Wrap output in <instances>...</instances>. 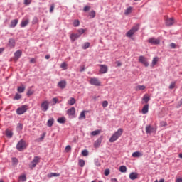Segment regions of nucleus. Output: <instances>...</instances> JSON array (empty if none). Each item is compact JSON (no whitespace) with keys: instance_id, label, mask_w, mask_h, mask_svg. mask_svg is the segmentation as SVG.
Segmentation results:
<instances>
[{"instance_id":"ddd939ff","label":"nucleus","mask_w":182,"mask_h":182,"mask_svg":"<svg viewBox=\"0 0 182 182\" xmlns=\"http://www.w3.org/2000/svg\"><path fill=\"white\" fill-rule=\"evenodd\" d=\"M75 113H76V109H75V107H72L71 108L67 110V114H68V116H75Z\"/></svg>"},{"instance_id":"7ed1b4c3","label":"nucleus","mask_w":182,"mask_h":182,"mask_svg":"<svg viewBox=\"0 0 182 182\" xmlns=\"http://www.w3.org/2000/svg\"><path fill=\"white\" fill-rule=\"evenodd\" d=\"M16 149L18 151H22L24 149H26V142L23 139H21L16 144Z\"/></svg>"},{"instance_id":"6e6552de","label":"nucleus","mask_w":182,"mask_h":182,"mask_svg":"<svg viewBox=\"0 0 182 182\" xmlns=\"http://www.w3.org/2000/svg\"><path fill=\"white\" fill-rule=\"evenodd\" d=\"M40 160L41 159L39 158V156H35L31 161V165H30V168L31 169L35 168V167H36V165L39 163Z\"/></svg>"},{"instance_id":"423d86ee","label":"nucleus","mask_w":182,"mask_h":182,"mask_svg":"<svg viewBox=\"0 0 182 182\" xmlns=\"http://www.w3.org/2000/svg\"><path fill=\"white\" fill-rule=\"evenodd\" d=\"M90 84L92 85L93 86H101L102 83L99 81V79L96 77L90 78Z\"/></svg>"},{"instance_id":"f704fd0d","label":"nucleus","mask_w":182,"mask_h":182,"mask_svg":"<svg viewBox=\"0 0 182 182\" xmlns=\"http://www.w3.org/2000/svg\"><path fill=\"white\" fill-rule=\"evenodd\" d=\"M77 32H78V35H80V36H82V35H83V33H85V32H86V29L85 28H79Z\"/></svg>"},{"instance_id":"052dcab7","label":"nucleus","mask_w":182,"mask_h":182,"mask_svg":"<svg viewBox=\"0 0 182 182\" xmlns=\"http://www.w3.org/2000/svg\"><path fill=\"white\" fill-rule=\"evenodd\" d=\"M67 65H66V63H61V68L63 69H65V68H66Z\"/></svg>"},{"instance_id":"79ce46f5","label":"nucleus","mask_w":182,"mask_h":182,"mask_svg":"<svg viewBox=\"0 0 182 182\" xmlns=\"http://www.w3.org/2000/svg\"><path fill=\"white\" fill-rule=\"evenodd\" d=\"M82 156L86 157V156H89V151H87V149H84L82 151Z\"/></svg>"},{"instance_id":"a18cd8bd","label":"nucleus","mask_w":182,"mask_h":182,"mask_svg":"<svg viewBox=\"0 0 182 182\" xmlns=\"http://www.w3.org/2000/svg\"><path fill=\"white\" fill-rule=\"evenodd\" d=\"M107 106H109V102L105 100L102 102V107H107Z\"/></svg>"},{"instance_id":"37998d69","label":"nucleus","mask_w":182,"mask_h":182,"mask_svg":"<svg viewBox=\"0 0 182 182\" xmlns=\"http://www.w3.org/2000/svg\"><path fill=\"white\" fill-rule=\"evenodd\" d=\"M157 62H159V58L157 57L154 58L152 60V65L154 66V65L157 64Z\"/></svg>"},{"instance_id":"6ab92c4d","label":"nucleus","mask_w":182,"mask_h":182,"mask_svg":"<svg viewBox=\"0 0 182 182\" xmlns=\"http://www.w3.org/2000/svg\"><path fill=\"white\" fill-rule=\"evenodd\" d=\"M141 112L143 114L149 113V104H146L143 107Z\"/></svg>"},{"instance_id":"8fccbe9b","label":"nucleus","mask_w":182,"mask_h":182,"mask_svg":"<svg viewBox=\"0 0 182 182\" xmlns=\"http://www.w3.org/2000/svg\"><path fill=\"white\" fill-rule=\"evenodd\" d=\"M160 126H161V127H166V126H167V122H166L165 121H162V122H161V123H160Z\"/></svg>"},{"instance_id":"72a5a7b5","label":"nucleus","mask_w":182,"mask_h":182,"mask_svg":"<svg viewBox=\"0 0 182 182\" xmlns=\"http://www.w3.org/2000/svg\"><path fill=\"white\" fill-rule=\"evenodd\" d=\"M73 25L75 28H77V26H79V25H80V21H79V20L75 19L74 20Z\"/></svg>"},{"instance_id":"0e129e2a","label":"nucleus","mask_w":182,"mask_h":182,"mask_svg":"<svg viewBox=\"0 0 182 182\" xmlns=\"http://www.w3.org/2000/svg\"><path fill=\"white\" fill-rule=\"evenodd\" d=\"M36 60H35V58H31L30 60V63H36Z\"/></svg>"},{"instance_id":"e2e57ef3","label":"nucleus","mask_w":182,"mask_h":182,"mask_svg":"<svg viewBox=\"0 0 182 182\" xmlns=\"http://www.w3.org/2000/svg\"><path fill=\"white\" fill-rule=\"evenodd\" d=\"M53 102L54 105H56V103H58V98H56V97L53 98Z\"/></svg>"},{"instance_id":"473e14b6","label":"nucleus","mask_w":182,"mask_h":182,"mask_svg":"<svg viewBox=\"0 0 182 182\" xmlns=\"http://www.w3.org/2000/svg\"><path fill=\"white\" fill-rule=\"evenodd\" d=\"M120 173H126L127 171V167L126 166H121L119 167Z\"/></svg>"},{"instance_id":"69168bd1","label":"nucleus","mask_w":182,"mask_h":182,"mask_svg":"<svg viewBox=\"0 0 182 182\" xmlns=\"http://www.w3.org/2000/svg\"><path fill=\"white\" fill-rule=\"evenodd\" d=\"M117 66L118 67L122 66V63L120 61H117Z\"/></svg>"},{"instance_id":"a211bd4d","label":"nucleus","mask_w":182,"mask_h":182,"mask_svg":"<svg viewBox=\"0 0 182 182\" xmlns=\"http://www.w3.org/2000/svg\"><path fill=\"white\" fill-rule=\"evenodd\" d=\"M139 178V173H137V172H132L129 174L130 180H136V178Z\"/></svg>"},{"instance_id":"f257e3e1","label":"nucleus","mask_w":182,"mask_h":182,"mask_svg":"<svg viewBox=\"0 0 182 182\" xmlns=\"http://www.w3.org/2000/svg\"><path fill=\"white\" fill-rule=\"evenodd\" d=\"M123 134V129L119 128L117 132H115L112 136L109 138V143H114L117 139H119Z\"/></svg>"},{"instance_id":"b1692460","label":"nucleus","mask_w":182,"mask_h":182,"mask_svg":"<svg viewBox=\"0 0 182 182\" xmlns=\"http://www.w3.org/2000/svg\"><path fill=\"white\" fill-rule=\"evenodd\" d=\"M18 19H14L11 21L10 28H15L18 25Z\"/></svg>"},{"instance_id":"5701e85b","label":"nucleus","mask_w":182,"mask_h":182,"mask_svg":"<svg viewBox=\"0 0 182 182\" xmlns=\"http://www.w3.org/2000/svg\"><path fill=\"white\" fill-rule=\"evenodd\" d=\"M29 24V19L23 20L21 23V27L25 28L26 26Z\"/></svg>"},{"instance_id":"39448f33","label":"nucleus","mask_w":182,"mask_h":182,"mask_svg":"<svg viewBox=\"0 0 182 182\" xmlns=\"http://www.w3.org/2000/svg\"><path fill=\"white\" fill-rule=\"evenodd\" d=\"M41 109L43 112L49 110V101L46 100L41 104Z\"/></svg>"},{"instance_id":"09e8293b","label":"nucleus","mask_w":182,"mask_h":182,"mask_svg":"<svg viewBox=\"0 0 182 182\" xmlns=\"http://www.w3.org/2000/svg\"><path fill=\"white\" fill-rule=\"evenodd\" d=\"M32 23H33V25H36V23H38V17H34L33 18Z\"/></svg>"},{"instance_id":"49530a36","label":"nucleus","mask_w":182,"mask_h":182,"mask_svg":"<svg viewBox=\"0 0 182 182\" xmlns=\"http://www.w3.org/2000/svg\"><path fill=\"white\" fill-rule=\"evenodd\" d=\"M19 179L21 180L22 181H26V176L21 175L19 176Z\"/></svg>"},{"instance_id":"4d7b16f0","label":"nucleus","mask_w":182,"mask_h":182,"mask_svg":"<svg viewBox=\"0 0 182 182\" xmlns=\"http://www.w3.org/2000/svg\"><path fill=\"white\" fill-rule=\"evenodd\" d=\"M55 9V4H52L50 7V12L52 14L53 12V10Z\"/></svg>"},{"instance_id":"338daca9","label":"nucleus","mask_w":182,"mask_h":182,"mask_svg":"<svg viewBox=\"0 0 182 182\" xmlns=\"http://www.w3.org/2000/svg\"><path fill=\"white\" fill-rule=\"evenodd\" d=\"M176 182H182V178H177Z\"/></svg>"},{"instance_id":"1a4fd4ad","label":"nucleus","mask_w":182,"mask_h":182,"mask_svg":"<svg viewBox=\"0 0 182 182\" xmlns=\"http://www.w3.org/2000/svg\"><path fill=\"white\" fill-rule=\"evenodd\" d=\"M149 43H151V45H160V39L159 38H150L148 40Z\"/></svg>"},{"instance_id":"774afa93","label":"nucleus","mask_w":182,"mask_h":182,"mask_svg":"<svg viewBox=\"0 0 182 182\" xmlns=\"http://www.w3.org/2000/svg\"><path fill=\"white\" fill-rule=\"evenodd\" d=\"M111 181H112V182H118V181H117V178H112V179H111Z\"/></svg>"},{"instance_id":"13d9d810","label":"nucleus","mask_w":182,"mask_h":182,"mask_svg":"<svg viewBox=\"0 0 182 182\" xmlns=\"http://www.w3.org/2000/svg\"><path fill=\"white\" fill-rule=\"evenodd\" d=\"M95 165L97 167H100V166H101L100 162H99V161H95Z\"/></svg>"},{"instance_id":"4468645a","label":"nucleus","mask_w":182,"mask_h":182,"mask_svg":"<svg viewBox=\"0 0 182 182\" xmlns=\"http://www.w3.org/2000/svg\"><path fill=\"white\" fill-rule=\"evenodd\" d=\"M9 48H11V49H14V48H15V46L16 45V43L15 42V39L14 38H10L9 40V43H8Z\"/></svg>"},{"instance_id":"c9c22d12","label":"nucleus","mask_w":182,"mask_h":182,"mask_svg":"<svg viewBox=\"0 0 182 182\" xmlns=\"http://www.w3.org/2000/svg\"><path fill=\"white\" fill-rule=\"evenodd\" d=\"M6 136L9 137V139H11L12 136H14V133L12 132V131H6Z\"/></svg>"},{"instance_id":"bb28decb","label":"nucleus","mask_w":182,"mask_h":182,"mask_svg":"<svg viewBox=\"0 0 182 182\" xmlns=\"http://www.w3.org/2000/svg\"><path fill=\"white\" fill-rule=\"evenodd\" d=\"M68 105L70 106H73L75 103H76V100L74 97H70V100L68 101Z\"/></svg>"},{"instance_id":"4be33fe9","label":"nucleus","mask_w":182,"mask_h":182,"mask_svg":"<svg viewBox=\"0 0 182 182\" xmlns=\"http://www.w3.org/2000/svg\"><path fill=\"white\" fill-rule=\"evenodd\" d=\"M133 12V7L129 6L124 11V15L127 16V15H130Z\"/></svg>"},{"instance_id":"e433bc0d","label":"nucleus","mask_w":182,"mask_h":182,"mask_svg":"<svg viewBox=\"0 0 182 182\" xmlns=\"http://www.w3.org/2000/svg\"><path fill=\"white\" fill-rule=\"evenodd\" d=\"M90 46V43L89 42H86L84 43V45L82 46V49H84V50H86V49H88V48Z\"/></svg>"},{"instance_id":"f03ea898","label":"nucleus","mask_w":182,"mask_h":182,"mask_svg":"<svg viewBox=\"0 0 182 182\" xmlns=\"http://www.w3.org/2000/svg\"><path fill=\"white\" fill-rule=\"evenodd\" d=\"M140 29V24H136L126 33L127 38H132L133 35Z\"/></svg>"},{"instance_id":"393cba45","label":"nucleus","mask_w":182,"mask_h":182,"mask_svg":"<svg viewBox=\"0 0 182 182\" xmlns=\"http://www.w3.org/2000/svg\"><path fill=\"white\" fill-rule=\"evenodd\" d=\"M132 157H141L143 156V154L140 151H135L134 153H132Z\"/></svg>"},{"instance_id":"9b49d317","label":"nucleus","mask_w":182,"mask_h":182,"mask_svg":"<svg viewBox=\"0 0 182 182\" xmlns=\"http://www.w3.org/2000/svg\"><path fill=\"white\" fill-rule=\"evenodd\" d=\"M154 132H156V128H154V127H151V125H147L146 127V133H147V134H150L151 133H154Z\"/></svg>"},{"instance_id":"412c9836","label":"nucleus","mask_w":182,"mask_h":182,"mask_svg":"<svg viewBox=\"0 0 182 182\" xmlns=\"http://www.w3.org/2000/svg\"><path fill=\"white\" fill-rule=\"evenodd\" d=\"M14 56L16 59H19L22 56V50H18L14 53Z\"/></svg>"},{"instance_id":"4c0bfd02","label":"nucleus","mask_w":182,"mask_h":182,"mask_svg":"<svg viewBox=\"0 0 182 182\" xmlns=\"http://www.w3.org/2000/svg\"><path fill=\"white\" fill-rule=\"evenodd\" d=\"M97 134H100V130H99V129L92 131L91 132V136H97Z\"/></svg>"},{"instance_id":"6e6d98bb","label":"nucleus","mask_w":182,"mask_h":182,"mask_svg":"<svg viewBox=\"0 0 182 182\" xmlns=\"http://www.w3.org/2000/svg\"><path fill=\"white\" fill-rule=\"evenodd\" d=\"M33 95V91L32 90H28L27 92V96H32Z\"/></svg>"},{"instance_id":"9d476101","label":"nucleus","mask_w":182,"mask_h":182,"mask_svg":"<svg viewBox=\"0 0 182 182\" xmlns=\"http://www.w3.org/2000/svg\"><path fill=\"white\" fill-rule=\"evenodd\" d=\"M107 70H109L107 65H100V73H102V74L107 73Z\"/></svg>"},{"instance_id":"de8ad7c7","label":"nucleus","mask_w":182,"mask_h":182,"mask_svg":"<svg viewBox=\"0 0 182 182\" xmlns=\"http://www.w3.org/2000/svg\"><path fill=\"white\" fill-rule=\"evenodd\" d=\"M176 87V82H172L169 85V89H174Z\"/></svg>"},{"instance_id":"7c9ffc66","label":"nucleus","mask_w":182,"mask_h":182,"mask_svg":"<svg viewBox=\"0 0 182 182\" xmlns=\"http://www.w3.org/2000/svg\"><path fill=\"white\" fill-rule=\"evenodd\" d=\"M144 89H146V86L144 85H137L135 87V90L139 92V90H144Z\"/></svg>"},{"instance_id":"603ef678","label":"nucleus","mask_w":182,"mask_h":182,"mask_svg":"<svg viewBox=\"0 0 182 182\" xmlns=\"http://www.w3.org/2000/svg\"><path fill=\"white\" fill-rule=\"evenodd\" d=\"M17 129H18L19 130H22L23 129V125L21 123H18L17 124Z\"/></svg>"},{"instance_id":"c85d7f7f","label":"nucleus","mask_w":182,"mask_h":182,"mask_svg":"<svg viewBox=\"0 0 182 182\" xmlns=\"http://www.w3.org/2000/svg\"><path fill=\"white\" fill-rule=\"evenodd\" d=\"M57 122L61 124H63L66 122V118L65 117H60L57 119Z\"/></svg>"},{"instance_id":"864d4df0","label":"nucleus","mask_w":182,"mask_h":182,"mask_svg":"<svg viewBox=\"0 0 182 182\" xmlns=\"http://www.w3.org/2000/svg\"><path fill=\"white\" fill-rule=\"evenodd\" d=\"M70 150H72V147H71L70 145H68V146L65 147V151H66V153H68V151H70Z\"/></svg>"},{"instance_id":"ea45409f","label":"nucleus","mask_w":182,"mask_h":182,"mask_svg":"<svg viewBox=\"0 0 182 182\" xmlns=\"http://www.w3.org/2000/svg\"><path fill=\"white\" fill-rule=\"evenodd\" d=\"M90 16L91 19H93V18H95V16H96V11H91L90 13Z\"/></svg>"},{"instance_id":"aec40b11","label":"nucleus","mask_w":182,"mask_h":182,"mask_svg":"<svg viewBox=\"0 0 182 182\" xmlns=\"http://www.w3.org/2000/svg\"><path fill=\"white\" fill-rule=\"evenodd\" d=\"M53 123H55V119L50 118L47 122L48 127H52L53 126Z\"/></svg>"},{"instance_id":"f3484780","label":"nucleus","mask_w":182,"mask_h":182,"mask_svg":"<svg viewBox=\"0 0 182 182\" xmlns=\"http://www.w3.org/2000/svg\"><path fill=\"white\" fill-rule=\"evenodd\" d=\"M166 26H171L172 25H174V18H166Z\"/></svg>"},{"instance_id":"3c124183","label":"nucleus","mask_w":182,"mask_h":182,"mask_svg":"<svg viewBox=\"0 0 182 182\" xmlns=\"http://www.w3.org/2000/svg\"><path fill=\"white\" fill-rule=\"evenodd\" d=\"M32 2V0H24V5H31V3Z\"/></svg>"},{"instance_id":"c756f323","label":"nucleus","mask_w":182,"mask_h":182,"mask_svg":"<svg viewBox=\"0 0 182 182\" xmlns=\"http://www.w3.org/2000/svg\"><path fill=\"white\" fill-rule=\"evenodd\" d=\"M142 100H144L145 103H149V102L150 101V96L144 95L142 98Z\"/></svg>"},{"instance_id":"680f3d73","label":"nucleus","mask_w":182,"mask_h":182,"mask_svg":"<svg viewBox=\"0 0 182 182\" xmlns=\"http://www.w3.org/2000/svg\"><path fill=\"white\" fill-rule=\"evenodd\" d=\"M80 73L85 72V65H82V66L80 67Z\"/></svg>"},{"instance_id":"20e7f679","label":"nucleus","mask_w":182,"mask_h":182,"mask_svg":"<svg viewBox=\"0 0 182 182\" xmlns=\"http://www.w3.org/2000/svg\"><path fill=\"white\" fill-rule=\"evenodd\" d=\"M28 112V106L27 105H21L20 107L17 108L16 114L18 116L23 114V113H26Z\"/></svg>"},{"instance_id":"bf43d9fd","label":"nucleus","mask_w":182,"mask_h":182,"mask_svg":"<svg viewBox=\"0 0 182 182\" xmlns=\"http://www.w3.org/2000/svg\"><path fill=\"white\" fill-rule=\"evenodd\" d=\"M171 48H172V49H176V43H172L170 44Z\"/></svg>"},{"instance_id":"0eeeda50","label":"nucleus","mask_w":182,"mask_h":182,"mask_svg":"<svg viewBox=\"0 0 182 182\" xmlns=\"http://www.w3.org/2000/svg\"><path fill=\"white\" fill-rule=\"evenodd\" d=\"M139 63H142V65H144L146 68L149 66V62L147 61V59L143 55H140L139 57Z\"/></svg>"},{"instance_id":"a878e982","label":"nucleus","mask_w":182,"mask_h":182,"mask_svg":"<svg viewBox=\"0 0 182 182\" xmlns=\"http://www.w3.org/2000/svg\"><path fill=\"white\" fill-rule=\"evenodd\" d=\"M59 176H60V174L58 173H50L47 175V177L52 178V177H59Z\"/></svg>"},{"instance_id":"a19ab883","label":"nucleus","mask_w":182,"mask_h":182,"mask_svg":"<svg viewBox=\"0 0 182 182\" xmlns=\"http://www.w3.org/2000/svg\"><path fill=\"white\" fill-rule=\"evenodd\" d=\"M80 167H85V161L83 159H80L78 162Z\"/></svg>"},{"instance_id":"2f4dec72","label":"nucleus","mask_w":182,"mask_h":182,"mask_svg":"<svg viewBox=\"0 0 182 182\" xmlns=\"http://www.w3.org/2000/svg\"><path fill=\"white\" fill-rule=\"evenodd\" d=\"M17 91L18 92V93H23V92H25V86L22 85L18 87Z\"/></svg>"},{"instance_id":"cd10ccee","label":"nucleus","mask_w":182,"mask_h":182,"mask_svg":"<svg viewBox=\"0 0 182 182\" xmlns=\"http://www.w3.org/2000/svg\"><path fill=\"white\" fill-rule=\"evenodd\" d=\"M85 113H86V111H82L80 116H79V120H83L85 119H86V114H85Z\"/></svg>"},{"instance_id":"2eb2a0df","label":"nucleus","mask_w":182,"mask_h":182,"mask_svg":"<svg viewBox=\"0 0 182 182\" xmlns=\"http://www.w3.org/2000/svg\"><path fill=\"white\" fill-rule=\"evenodd\" d=\"M102 136H100V138H98L94 143V147L95 149H98V147L100 146V144H102Z\"/></svg>"},{"instance_id":"f8f14e48","label":"nucleus","mask_w":182,"mask_h":182,"mask_svg":"<svg viewBox=\"0 0 182 182\" xmlns=\"http://www.w3.org/2000/svg\"><path fill=\"white\" fill-rule=\"evenodd\" d=\"M79 38H80V34L78 33H72L70 36V39L72 42H75V41H76V39H79Z\"/></svg>"},{"instance_id":"dca6fc26","label":"nucleus","mask_w":182,"mask_h":182,"mask_svg":"<svg viewBox=\"0 0 182 182\" xmlns=\"http://www.w3.org/2000/svg\"><path fill=\"white\" fill-rule=\"evenodd\" d=\"M66 80H60L58 83V87H60V89H65V87H66Z\"/></svg>"},{"instance_id":"c03bdc74","label":"nucleus","mask_w":182,"mask_h":182,"mask_svg":"<svg viewBox=\"0 0 182 182\" xmlns=\"http://www.w3.org/2000/svg\"><path fill=\"white\" fill-rule=\"evenodd\" d=\"M104 174L106 177H107V176H109V174H110V169H109V168L105 169Z\"/></svg>"},{"instance_id":"58836bf2","label":"nucleus","mask_w":182,"mask_h":182,"mask_svg":"<svg viewBox=\"0 0 182 182\" xmlns=\"http://www.w3.org/2000/svg\"><path fill=\"white\" fill-rule=\"evenodd\" d=\"M22 97V95L21 94L16 93L14 97V100H19Z\"/></svg>"},{"instance_id":"5fc2aeb1","label":"nucleus","mask_w":182,"mask_h":182,"mask_svg":"<svg viewBox=\"0 0 182 182\" xmlns=\"http://www.w3.org/2000/svg\"><path fill=\"white\" fill-rule=\"evenodd\" d=\"M90 9V6H85L83 9L84 12H88V11Z\"/></svg>"}]
</instances>
